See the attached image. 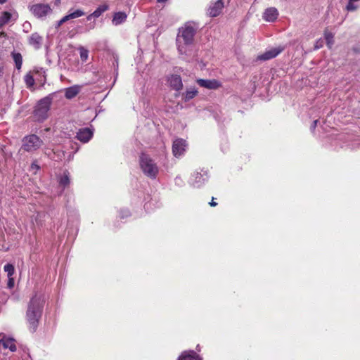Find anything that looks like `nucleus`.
<instances>
[{
  "instance_id": "1",
  "label": "nucleus",
  "mask_w": 360,
  "mask_h": 360,
  "mask_svg": "<svg viewBox=\"0 0 360 360\" xmlns=\"http://www.w3.org/2000/svg\"><path fill=\"white\" fill-rule=\"evenodd\" d=\"M44 304V298L43 295L38 293H35L28 304L26 320L29 330L32 333L35 332L38 327L43 311Z\"/></svg>"
},
{
  "instance_id": "2",
  "label": "nucleus",
  "mask_w": 360,
  "mask_h": 360,
  "mask_svg": "<svg viewBox=\"0 0 360 360\" xmlns=\"http://www.w3.org/2000/svg\"><path fill=\"white\" fill-rule=\"evenodd\" d=\"M199 28V25L193 21L187 22L179 29L176 37L177 49L180 54H186L188 48L194 41V37Z\"/></svg>"
},
{
  "instance_id": "3",
  "label": "nucleus",
  "mask_w": 360,
  "mask_h": 360,
  "mask_svg": "<svg viewBox=\"0 0 360 360\" xmlns=\"http://www.w3.org/2000/svg\"><path fill=\"white\" fill-rule=\"evenodd\" d=\"M140 167L145 175L150 179H155L159 169L157 165L150 158V157L146 154H142L140 156Z\"/></svg>"
},
{
  "instance_id": "4",
  "label": "nucleus",
  "mask_w": 360,
  "mask_h": 360,
  "mask_svg": "<svg viewBox=\"0 0 360 360\" xmlns=\"http://www.w3.org/2000/svg\"><path fill=\"white\" fill-rule=\"evenodd\" d=\"M51 100V97L49 96L38 102L34 110V117L37 121L43 122L48 117Z\"/></svg>"
},
{
  "instance_id": "5",
  "label": "nucleus",
  "mask_w": 360,
  "mask_h": 360,
  "mask_svg": "<svg viewBox=\"0 0 360 360\" xmlns=\"http://www.w3.org/2000/svg\"><path fill=\"white\" fill-rule=\"evenodd\" d=\"M22 141L21 148L27 152H34L38 150L43 144V141L35 134L25 136Z\"/></svg>"
},
{
  "instance_id": "6",
  "label": "nucleus",
  "mask_w": 360,
  "mask_h": 360,
  "mask_svg": "<svg viewBox=\"0 0 360 360\" xmlns=\"http://www.w3.org/2000/svg\"><path fill=\"white\" fill-rule=\"evenodd\" d=\"M209 175L207 171H195L190 179L189 184L194 188H200L208 181Z\"/></svg>"
},
{
  "instance_id": "7",
  "label": "nucleus",
  "mask_w": 360,
  "mask_h": 360,
  "mask_svg": "<svg viewBox=\"0 0 360 360\" xmlns=\"http://www.w3.org/2000/svg\"><path fill=\"white\" fill-rule=\"evenodd\" d=\"M30 11L38 18L46 17L52 12L51 6L46 4H36L32 5L30 6Z\"/></svg>"
},
{
  "instance_id": "8",
  "label": "nucleus",
  "mask_w": 360,
  "mask_h": 360,
  "mask_svg": "<svg viewBox=\"0 0 360 360\" xmlns=\"http://www.w3.org/2000/svg\"><path fill=\"white\" fill-rule=\"evenodd\" d=\"M18 18V13L15 11H2L0 13V30L3 29L6 25L9 23L14 24Z\"/></svg>"
},
{
  "instance_id": "9",
  "label": "nucleus",
  "mask_w": 360,
  "mask_h": 360,
  "mask_svg": "<svg viewBox=\"0 0 360 360\" xmlns=\"http://www.w3.org/2000/svg\"><path fill=\"white\" fill-rule=\"evenodd\" d=\"M187 144L185 140L177 139L173 142L172 153L173 155L178 158L182 156L186 148Z\"/></svg>"
},
{
  "instance_id": "10",
  "label": "nucleus",
  "mask_w": 360,
  "mask_h": 360,
  "mask_svg": "<svg viewBox=\"0 0 360 360\" xmlns=\"http://www.w3.org/2000/svg\"><path fill=\"white\" fill-rule=\"evenodd\" d=\"M224 6V2L221 0L211 2L207 8V14L210 17H217L221 13Z\"/></svg>"
},
{
  "instance_id": "11",
  "label": "nucleus",
  "mask_w": 360,
  "mask_h": 360,
  "mask_svg": "<svg viewBox=\"0 0 360 360\" xmlns=\"http://www.w3.org/2000/svg\"><path fill=\"white\" fill-rule=\"evenodd\" d=\"M284 50L283 46H278L272 48L266 51H265L263 54L258 56V59L261 60H266L269 59H272L276 57L279 53H281Z\"/></svg>"
},
{
  "instance_id": "12",
  "label": "nucleus",
  "mask_w": 360,
  "mask_h": 360,
  "mask_svg": "<svg viewBox=\"0 0 360 360\" xmlns=\"http://www.w3.org/2000/svg\"><path fill=\"white\" fill-rule=\"evenodd\" d=\"M167 83L171 88L180 91L183 87L182 80L178 75H171L167 77Z\"/></svg>"
},
{
  "instance_id": "13",
  "label": "nucleus",
  "mask_w": 360,
  "mask_h": 360,
  "mask_svg": "<svg viewBox=\"0 0 360 360\" xmlns=\"http://www.w3.org/2000/svg\"><path fill=\"white\" fill-rule=\"evenodd\" d=\"M197 83L200 86L208 89H217L221 86V83L217 79H198Z\"/></svg>"
},
{
  "instance_id": "14",
  "label": "nucleus",
  "mask_w": 360,
  "mask_h": 360,
  "mask_svg": "<svg viewBox=\"0 0 360 360\" xmlns=\"http://www.w3.org/2000/svg\"><path fill=\"white\" fill-rule=\"evenodd\" d=\"M93 130L89 128L80 129L77 133V139L81 142L87 143L93 136Z\"/></svg>"
},
{
  "instance_id": "15",
  "label": "nucleus",
  "mask_w": 360,
  "mask_h": 360,
  "mask_svg": "<svg viewBox=\"0 0 360 360\" xmlns=\"http://www.w3.org/2000/svg\"><path fill=\"white\" fill-rule=\"evenodd\" d=\"M278 16V11L274 7L266 8L263 13V19L266 22H274Z\"/></svg>"
},
{
  "instance_id": "16",
  "label": "nucleus",
  "mask_w": 360,
  "mask_h": 360,
  "mask_svg": "<svg viewBox=\"0 0 360 360\" xmlns=\"http://www.w3.org/2000/svg\"><path fill=\"white\" fill-rule=\"evenodd\" d=\"M85 15L84 11L81 8L75 9L73 8L69 9L67 14L64 15L66 22L82 17Z\"/></svg>"
},
{
  "instance_id": "17",
  "label": "nucleus",
  "mask_w": 360,
  "mask_h": 360,
  "mask_svg": "<svg viewBox=\"0 0 360 360\" xmlns=\"http://www.w3.org/2000/svg\"><path fill=\"white\" fill-rule=\"evenodd\" d=\"M29 44L34 49H38L41 46L42 37L37 32L33 33L29 37Z\"/></svg>"
},
{
  "instance_id": "18",
  "label": "nucleus",
  "mask_w": 360,
  "mask_h": 360,
  "mask_svg": "<svg viewBox=\"0 0 360 360\" xmlns=\"http://www.w3.org/2000/svg\"><path fill=\"white\" fill-rule=\"evenodd\" d=\"M178 360H202V359L194 351L189 350L184 352Z\"/></svg>"
},
{
  "instance_id": "19",
  "label": "nucleus",
  "mask_w": 360,
  "mask_h": 360,
  "mask_svg": "<svg viewBox=\"0 0 360 360\" xmlns=\"http://www.w3.org/2000/svg\"><path fill=\"white\" fill-rule=\"evenodd\" d=\"M80 88L79 86L75 85L65 89V96L67 98L71 99L75 97L79 92Z\"/></svg>"
},
{
  "instance_id": "20",
  "label": "nucleus",
  "mask_w": 360,
  "mask_h": 360,
  "mask_svg": "<svg viewBox=\"0 0 360 360\" xmlns=\"http://www.w3.org/2000/svg\"><path fill=\"white\" fill-rule=\"evenodd\" d=\"M127 19V15L124 12L115 13L113 15L112 22L114 25H119L123 23Z\"/></svg>"
},
{
  "instance_id": "21",
  "label": "nucleus",
  "mask_w": 360,
  "mask_h": 360,
  "mask_svg": "<svg viewBox=\"0 0 360 360\" xmlns=\"http://www.w3.org/2000/svg\"><path fill=\"white\" fill-rule=\"evenodd\" d=\"M2 345L4 348L9 349L11 352L16 350V346L14 340L12 338H3L0 340V345Z\"/></svg>"
},
{
  "instance_id": "22",
  "label": "nucleus",
  "mask_w": 360,
  "mask_h": 360,
  "mask_svg": "<svg viewBox=\"0 0 360 360\" xmlns=\"http://www.w3.org/2000/svg\"><path fill=\"white\" fill-rule=\"evenodd\" d=\"M197 94L198 90L195 88L192 87L187 89L186 92L183 95V99L184 100L185 102L189 101L190 100L193 98Z\"/></svg>"
},
{
  "instance_id": "23",
  "label": "nucleus",
  "mask_w": 360,
  "mask_h": 360,
  "mask_svg": "<svg viewBox=\"0 0 360 360\" xmlns=\"http://www.w3.org/2000/svg\"><path fill=\"white\" fill-rule=\"evenodd\" d=\"M58 182L60 186L63 188L70 184V176L68 172H65L62 176H60Z\"/></svg>"
},
{
  "instance_id": "24",
  "label": "nucleus",
  "mask_w": 360,
  "mask_h": 360,
  "mask_svg": "<svg viewBox=\"0 0 360 360\" xmlns=\"http://www.w3.org/2000/svg\"><path fill=\"white\" fill-rule=\"evenodd\" d=\"M324 38L326 41L328 47L329 49H331L334 44V34L328 30H326L324 31Z\"/></svg>"
},
{
  "instance_id": "25",
  "label": "nucleus",
  "mask_w": 360,
  "mask_h": 360,
  "mask_svg": "<svg viewBox=\"0 0 360 360\" xmlns=\"http://www.w3.org/2000/svg\"><path fill=\"white\" fill-rule=\"evenodd\" d=\"M13 59L15 62V68L18 70H20L22 64V58L20 53H13Z\"/></svg>"
},
{
  "instance_id": "26",
  "label": "nucleus",
  "mask_w": 360,
  "mask_h": 360,
  "mask_svg": "<svg viewBox=\"0 0 360 360\" xmlns=\"http://www.w3.org/2000/svg\"><path fill=\"white\" fill-rule=\"evenodd\" d=\"M108 9V6L107 5H101L100 6H98L93 12V15H94V18H97L100 17Z\"/></svg>"
},
{
  "instance_id": "27",
  "label": "nucleus",
  "mask_w": 360,
  "mask_h": 360,
  "mask_svg": "<svg viewBox=\"0 0 360 360\" xmlns=\"http://www.w3.org/2000/svg\"><path fill=\"white\" fill-rule=\"evenodd\" d=\"M79 51V56L82 62H86L89 57V51L83 46H80L78 49Z\"/></svg>"
},
{
  "instance_id": "28",
  "label": "nucleus",
  "mask_w": 360,
  "mask_h": 360,
  "mask_svg": "<svg viewBox=\"0 0 360 360\" xmlns=\"http://www.w3.org/2000/svg\"><path fill=\"white\" fill-rule=\"evenodd\" d=\"M4 271L7 273L8 277L13 276L15 273V268L13 264H6L4 267Z\"/></svg>"
},
{
  "instance_id": "29",
  "label": "nucleus",
  "mask_w": 360,
  "mask_h": 360,
  "mask_svg": "<svg viewBox=\"0 0 360 360\" xmlns=\"http://www.w3.org/2000/svg\"><path fill=\"white\" fill-rule=\"evenodd\" d=\"M24 80L27 87H31L34 84V79L30 73L25 76Z\"/></svg>"
},
{
  "instance_id": "30",
  "label": "nucleus",
  "mask_w": 360,
  "mask_h": 360,
  "mask_svg": "<svg viewBox=\"0 0 360 360\" xmlns=\"http://www.w3.org/2000/svg\"><path fill=\"white\" fill-rule=\"evenodd\" d=\"M355 1H349L346 6V9L347 11H354L357 9V6L354 4Z\"/></svg>"
},
{
  "instance_id": "31",
  "label": "nucleus",
  "mask_w": 360,
  "mask_h": 360,
  "mask_svg": "<svg viewBox=\"0 0 360 360\" xmlns=\"http://www.w3.org/2000/svg\"><path fill=\"white\" fill-rule=\"evenodd\" d=\"M130 215V212L128 210H122L120 212V217L121 219H124L125 217H127Z\"/></svg>"
},
{
  "instance_id": "32",
  "label": "nucleus",
  "mask_w": 360,
  "mask_h": 360,
  "mask_svg": "<svg viewBox=\"0 0 360 360\" xmlns=\"http://www.w3.org/2000/svg\"><path fill=\"white\" fill-rule=\"evenodd\" d=\"M323 40L322 39H319L315 43L314 49L318 50V49H321L323 46Z\"/></svg>"
},
{
  "instance_id": "33",
  "label": "nucleus",
  "mask_w": 360,
  "mask_h": 360,
  "mask_svg": "<svg viewBox=\"0 0 360 360\" xmlns=\"http://www.w3.org/2000/svg\"><path fill=\"white\" fill-rule=\"evenodd\" d=\"M40 167L38 165L36 161L33 162L30 166V169L32 171L36 172L39 169Z\"/></svg>"
},
{
  "instance_id": "34",
  "label": "nucleus",
  "mask_w": 360,
  "mask_h": 360,
  "mask_svg": "<svg viewBox=\"0 0 360 360\" xmlns=\"http://www.w3.org/2000/svg\"><path fill=\"white\" fill-rule=\"evenodd\" d=\"M8 287L9 288H12L13 286H14V278L11 276V277H8Z\"/></svg>"
},
{
  "instance_id": "35",
  "label": "nucleus",
  "mask_w": 360,
  "mask_h": 360,
  "mask_svg": "<svg viewBox=\"0 0 360 360\" xmlns=\"http://www.w3.org/2000/svg\"><path fill=\"white\" fill-rule=\"evenodd\" d=\"M67 22L64 16L56 22V28L60 27L63 23Z\"/></svg>"
},
{
  "instance_id": "36",
  "label": "nucleus",
  "mask_w": 360,
  "mask_h": 360,
  "mask_svg": "<svg viewBox=\"0 0 360 360\" xmlns=\"http://www.w3.org/2000/svg\"><path fill=\"white\" fill-rule=\"evenodd\" d=\"M30 27H31V25L28 22H25L23 24L24 30L26 31V32H28V30L30 28Z\"/></svg>"
},
{
  "instance_id": "37",
  "label": "nucleus",
  "mask_w": 360,
  "mask_h": 360,
  "mask_svg": "<svg viewBox=\"0 0 360 360\" xmlns=\"http://www.w3.org/2000/svg\"><path fill=\"white\" fill-rule=\"evenodd\" d=\"M318 120H314L311 126V129L314 130L317 125Z\"/></svg>"
},
{
  "instance_id": "38",
  "label": "nucleus",
  "mask_w": 360,
  "mask_h": 360,
  "mask_svg": "<svg viewBox=\"0 0 360 360\" xmlns=\"http://www.w3.org/2000/svg\"><path fill=\"white\" fill-rule=\"evenodd\" d=\"M182 182V180L180 177H176L175 179V184L177 185H181V183Z\"/></svg>"
},
{
  "instance_id": "39",
  "label": "nucleus",
  "mask_w": 360,
  "mask_h": 360,
  "mask_svg": "<svg viewBox=\"0 0 360 360\" xmlns=\"http://www.w3.org/2000/svg\"><path fill=\"white\" fill-rule=\"evenodd\" d=\"M210 206L214 207L217 205L216 202L214 201V198H212L211 202H210Z\"/></svg>"
},
{
  "instance_id": "40",
  "label": "nucleus",
  "mask_w": 360,
  "mask_h": 360,
  "mask_svg": "<svg viewBox=\"0 0 360 360\" xmlns=\"http://www.w3.org/2000/svg\"><path fill=\"white\" fill-rule=\"evenodd\" d=\"M92 18H94V15H93V13L89 14L87 17H86V19L87 20H91Z\"/></svg>"
},
{
  "instance_id": "41",
  "label": "nucleus",
  "mask_w": 360,
  "mask_h": 360,
  "mask_svg": "<svg viewBox=\"0 0 360 360\" xmlns=\"http://www.w3.org/2000/svg\"><path fill=\"white\" fill-rule=\"evenodd\" d=\"M3 73H4V68H3V66H1L0 65V77L3 76Z\"/></svg>"
},
{
  "instance_id": "42",
  "label": "nucleus",
  "mask_w": 360,
  "mask_h": 360,
  "mask_svg": "<svg viewBox=\"0 0 360 360\" xmlns=\"http://www.w3.org/2000/svg\"><path fill=\"white\" fill-rule=\"evenodd\" d=\"M41 214H39V213H38V214H37V217H36V218H35V220H36V221H37V224H39V223H38V221H37V218H38V217H41Z\"/></svg>"
},
{
  "instance_id": "43",
  "label": "nucleus",
  "mask_w": 360,
  "mask_h": 360,
  "mask_svg": "<svg viewBox=\"0 0 360 360\" xmlns=\"http://www.w3.org/2000/svg\"><path fill=\"white\" fill-rule=\"evenodd\" d=\"M7 0H0V4H4L6 2Z\"/></svg>"
}]
</instances>
